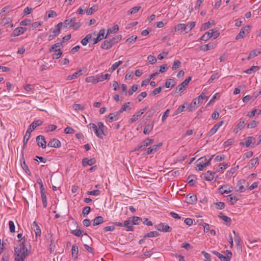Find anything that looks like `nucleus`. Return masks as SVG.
Returning <instances> with one entry per match:
<instances>
[{
  "label": "nucleus",
  "instance_id": "27",
  "mask_svg": "<svg viewBox=\"0 0 261 261\" xmlns=\"http://www.w3.org/2000/svg\"><path fill=\"white\" fill-rule=\"evenodd\" d=\"M261 53V51L260 49H254L252 51H251L248 55V57L247 58V59L248 60H250L253 58H254L255 57L258 56Z\"/></svg>",
  "mask_w": 261,
  "mask_h": 261
},
{
  "label": "nucleus",
  "instance_id": "63",
  "mask_svg": "<svg viewBox=\"0 0 261 261\" xmlns=\"http://www.w3.org/2000/svg\"><path fill=\"white\" fill-rule=\"evenodd\" d=\"M75 130L71 127L67 126L64 129V133L66 134H73Z\"/></svg>",
  "mask_w": 261,
  "mask_h": 261
},
{
  "label": "nucleus",
  "instance_id": "59",
  "mask_svg": "<svg viewBox=\"0 0 261 261\" xmlns=\"http://www.w3.org/2000/svg\"><path fill=\"white\" fill-rule=\"evenodd\" d=\"M195 25V22H191L189 24L186 25V33L190 31Z\"/></svg>",
  "mask_w": 261,
  "mask_h": 261
},
{
  "label": "nucleus",
  "instance_id": "49",
  "mask_svg": "<svg viewBox=\"0 0 261 261\" xmlns=\"http://www.w3.org/2000/svg\"><path fill=\"white\" fill-rule=\"evenodd\" d=\"M195 178H196V176L194 175H191L188 177L187 181L190 186H193L195 184Z\"/></svg>",
  "mask_w": 261,
  "mask_h": 261
},
{
  "label": "nucleus",
  "instance_id": "3",
  "mask_svg": "<svg viewBox=\"0 0 261 261\" xmlns=\"http://www.w3.org/2000/svg\"><path fill=\"white\" fill-rule=\"evenodd\" d=\"M207 96H205L203 92H202L199 96L194 99L190 104V106L188 108L189 111H192L197 108V105L201 103L204 99H207Z\"/></svg>",
  "mask_w": 261,
  "mask_h": 261
},
{
  "label": "nucleus",
  "instance_id": "41",
  "mask_svg": "<svg viewBox=\"0 0 261 261\" xmlns=\"http://www.w3.org/2000/svg\"><path fill=\"white\" fill-rule=\"evenodd\" d=\"M214 47L213 43H208L207 44L201 45L200 46V49L204 51H206L214 48Z\"/></svg>",
  "mask_w": 261,
  "mask_h": 261
},
{
  "label": "nucleus",
  "instance_id": "14",
  "mask_svg": "<svg viewBox=\"0 0 261 261\" xmlns=\"http://www.w3.org/2000/svg\"><path fill=\"white\" fill-rule=\"evenodd\" d=\"M97 126L100 130V133L101 135L107 136L108 134L107 127L104 125L103 123L101 122H98Z\"/></svg>",
  "mask_w": 261,
  "mask_h": 261
},
{
  "label": "nucleus",
  "instance_id": "9",
  "mask_svg": "<svg viewBox=\"0 0 261 261\" xmlns=\"http://www.w3.org/2000/svg\"><path fill=\"white\" fill-rule=\"evenodd\" d=\"M162 143H159L158 144L153 145L149 147L147 149L146 154L147 155L154 154L159 149V148L162 146Z\"/></svg>",
  "mask_w": 261,
  "mask_h": 261
},
{
  "label": "nucleus",
  "instance_id": "52",
  "mask_svg": "<svg viewBox=\"0 0 261 261\" xmlns=\"http://www.w3.org/2000/svg\"><path fill=\"white\" fill-rule=\"evenodd\" d=\"M70 233L76 237H81L83 236V231L79 229L73 230L70 232Z\"/></svg>",
  "mask_w": 261,
  "mask_h": 261
},
{
  "label": "nucleus",
  "instance_id": "17",
  "mask_svg": "<svg viewBox=\"0 0 261 261\" xmlns=\"http://www.w3.org/2000/svg\"><path fill=\"white\" fill-rule=\"evenodd\" d=\"M246 181L244 179L239 180L237 183L236 188L237 191L240 193H243L245 191L243 185L245 183Z\"/></svg>",
  "mask_w": 261,
  "mask_h": 261
},
{
  "label": "nucleus",
  "instance_id": "50",
  "mask_svg": "<svg viewBox=\"0 0 261 261\" xmlns=\"http://www.w3.org/2000/svg\"><path fill=\"white\" fill-rule=\"evenodd\" d=\"M54 51L55 53L53 55V58L56 59H58L60 58L63 53L60 48H58L57 50H56Z\"/></svg>",
  "mask_w": 261,
  "mask_h": 261
},
{
  "label": "nucleus",
  "instance_id": "4",
  "mask_svg": "<svg viewBox=\"0 0 261 261\" xmlns=\"http://www.w3.org/2000/svg\"><path fill=\"white\" fill-rule=\"evenodd\" d=\"M219 35V33L216 29H212L203 35L200 40L204 41H207L210 38L213 37L214 39H216Z\"/></svg>",
  "mask_w": 261,
  "mask_h": 261
},
{
  "label": "nucleus",
  "instance_id": "47",
  "mask_svg": "<svg viewBox=\"0 0 261 261\" xmlns=\"http://www.w3.org/2000/svg\"><path fill=\"white\" fill-rule=\"evenodd\" d=\"M255 114L261 115V110L254 109L252 112H249L247 114V116L250 118L252 117L255 115Z\"/></svg>",
  "mask_w": 261,
  "mask_h": 261
},
{
  "label": "nucleus",
  "instance_id": "51",
  "mask_svg": "<svg viewBox=\"0 0 261 261\" xmlns=\"http://www.w3.org/2000/svg\"><path fill=\"white\" fill-rule=\"evenodd\" d=\"M140 6H136L132 8L128 11V14L132 15L137 13L141 9Z\"/></svg>",
  "mask_w": 261,
  "mask_h": 261
},
{
  "label": "nucleus",
  "instance_id": "64",
  "mask_svg": "<svg viewBox=\"0 0 261 261\" xmlns=\"http://www.w3.org/2000/svg\"><path fill=\"white\" fill-rule=\"evenodd\" d=\"M147 59L148 61V63L150 64H153L155 63L157 61V60L155 58V57L152 55L148 56Z\"/></svg>",
  "mask_w": 261,
  "mask_h": 261
},
{
  "label": "nucleus",
  "instance_id": "13",
  "mask_svg": "<svg viewBox=\"0 0 261 261\" xmlns=\"http://www.w3.org/2000/svg\"><path fill=\"white\" fill-rule=\"evenodd\" d=\"M61 142L57 139H51L48 143L47 146L50 147L59 148L61 147Z\"/></svg>",
  "mask_w": 261,
  "mask_h": 261
},
{
  "label": "nucleus",
  "instance_id": "16",
  "mask_svg": "<svg viewBox=\"0 0 261 261\" xmlns=\"http://www.w3.org/2000/svg\"><path fill=\"white\" fill-rule=\"evenodd\" d=\"M89 126L90 129H92L94 131L95 134L97 137L100 139H103V137L98 128V126L94 123H90Z\"/></svg>",
  "mask_w": 261,
  "mask_h": 261
},
{
  "label": "nucleus",
  "instance_id": "30",
  "mask_svg": "<svg viewBox=\"0 0 261 261\" xmlns=\"http://www.w3.org/2000/svg\"><path fill=\"white\" fill-rule=\"evenodd\" d=\"M40 193H41V198H42L43 207L44 208H46L47 205V198H46V194L45 192V190H44L40 191Z\"/></svg>",
  "mask_w": 261,
  "mask_h": 261
},
{
  "label": "nucleus",
  "instance_id": "40",
  "mask_svg": "<svg viewBox=\"0 0 261 261\" xmlns=\"http://www.w3.org/2000/svg\"><path fill=\"white\" fill-rule=\"evenodd\" d=\"M146 147H147V145H146L144 140H143L137 146L135 147L134 151L143 150Z\"/></svg>",
  "mask_w": 261,
  "mask_h": 261
},
{
  "label": "nucleus",
  "instance_id": "21",
  "mask_svg": "<svg viewBox=\"0 0 261 261\" xmlns=\"http://www.w3.org/2000/svg\"><path fill=\"white\" fill-rule=\"evenodd\" d=\"M215 172H212L210 171H208L203 174V178L207 181H212L214 178V174Z\"/></svg>",
  "mask_w": 261,
  "mask_h": 261
},
{
  "label": "nucleus",
  "instance_id": "24",
  "mask_svg": "<svg viewBox=\"0 0 261 261\" xmlns=\"http://www.w3.org/2000/svg\"><path fill=\"white\" fill-rule=\"evenodd\" d=\"M153 122H151L148 123L144 128L143 133L144 134H149L153 128Z\"/></svg>",
  "mask_w": 261,
  "mask_h": 261
},
{
  "label": "nucleus",
  "instance_id": "31",
  "mask_svg": "<svg viewBox=\"0 0 261 261\" xmlns=\"http://www.w3.org/2000/svg\"><path fill=\"white\" fill-rule=\"evenodd\" d=\"M82 74V69H80L79 70H77L76 72H75L73 74L68 76L67 80H71L73 79H75Z\"/></svg>",
  "mask_w": 261,
  "mask_h": 261
},
{
  "label": "nucleus",
  "instance_id": "29",
  "mask_svg": "<svg viewBox=\"0 0 261 261\" xmlns=\"http://www.w3.org/2000/svg\"><path fill=\"white\" fill-rule=\"evenodd\" d=\"M23 154H24L23 151H22L21 154H22V159L23 160V162H22V163H21V165L22 168H23V169L24 170H25L26 173H27L28 174H31V172H30L28 166L27 165V164L25 163V160L23 158Z\"/></svg>",
  "mask_w": 261,
  "mask_h": 261
},
{
  "label": "nucleus",
  "instance_id": "2",
  "mask_svg": "<svg viewBox=\"0 0 261 261\" xmlns=\"http://www.w3.org/2000/svg\"><path fill=\"white\" fill-rule=\"evenodd\" d=\"M43 121L40 119L34 121L29 126L23 138V149H24L26 146L27 142L30 137L31 132L34 130L37 126H40L42 124Z\"/></svg>",
  "mask_w": 261,
  "mask_h": 261
},
{
  "label": "nucleus",
  "instance_id": "36",
  "mask_svg": "<svg viewBox=\"0 0 261 261\" xmlns=\"http://www.w3.org/2000/svg\"><path fill=\"white\" fill-rule=\"evenodd\" d=\"M76 20L75 17H72L70 19H67L64 21V27L65 28H67L68 27H72V23L74 22Z\"/></svg>",
  "mask_w": 261,
  "mask_h": 261
},
{
  "label": "nucleus",
  "instance_id": "62",
  "mask_svg": "<svg viewBox=\"0 0 261 261\" xmlns=\"http://www.w3.org/2000/svg\"><path fill=\"white\" fill-rule=\"evenodd\" d=\"M183 29L186 32V25L184 23L178 24L175 27V31H179Z\"/></svg>",
  "mask_w": 261,
  "mask_h": 261
},
{
  "label": "nucleus",
  "instance_id": "58",
  "mask_svg": "<svg viewBox=\"0 0 261 261\" xmlns=\"http://www.w3.org/2000/svg\"><path fill=\"white\" fill-rule=\"evenodd\" d=\"M62 45L61 42L57 43L51 46V47L49 48V52H54L56 50H57V48L60 47Z\"/></svg>",
  "mask_w": 261,
  "mask_h": 261
},
{
  "label": "nucleus",
  "instance_id": "54",
  "mask_svg": "<svg viewBox=\"0 0 261 261\" xmlns=\"http://www.w3.org/2000/svg\"><path fill=\"white\" fill-rule=\"evenodd\" d=\"M228 166L229 165L227 163H220L218 166V168L217 169V171H222L223 170L226 169Z\"/></svg>",
  "mask_w": 261,
  "mask_h": 261
},
{
  "label": "nucleus",
  "instance_id": "22",
  "mask_svg": "<svg viewBox=\"0 0 261 261\" xmlns=\"http://www.w3.org/2000/svg\"><path fill=\"white\" fill-rule=\"evenodd\" d=\"M255 139L253 138V137H248L246 139V142L245 143L244 142H241L240 144L241 145H244L245 144V145L246 147H249L251 144H254L255 141L253 142V141H255Z\"/></svg>",
  "mask_w": 261,
  "mask_h": 261
},
{
  "label": "nucleus",
  "instance_id": "34",
  "mask_svg": "<svg viewBox=\"0 0 261 261\" xmlns=\"http://www.w3.org/2000/svg\"><path fill=\"white\" fill-rule=\"evenodd\" d=\"M103 218L102 216H97L93 220V226H96L103 222Z\"/></svg>",
  "mask_w": 261,
  "mask_h": 261
},
{
  "label": "nucleus",
  "instance_id": "39",
  "mask_svg": "<svg viewBox=\"0 0 261 261\" xmlns=\"http://www.w3.org/2000/svg\"><path fill=\"white\" fill-rule=\"evenodd\" d=\"M141 115H142L139 112L136 113L129 120V123L131 124L136 122L141 117Z\"/></svg>",
  "mask_w": 261,
  "mask_h": 261
},
{
  "label": "nucleus",
  "instance_id": "48",
  "mask_svg": "<svg viewBox=\"0 0 261 261\" xmlns=\"http://www.w3.org/2000/svg\"><path fill=\"white\" fill-rule=\"evenodd\" d=\"M218 217L222 219L224 221H225V222H227V223H230L231 221V220L230 219V218L225 216V215H224L222 213H220L219 215H218Z\"/></svg>",
  "mask_w": 261,
  "mask_h": 261
},
{
  "label": "nucleus",
  "instance_id": "60",
  "mask_svg": "<svg viewBox=\"0 0 261 261\" xmlns=\"http://www.w3.org/2000/svg\"><path fill=\"white\" fill-rule=\"evenodd\" d=\"M132 222L133 225H138L139 224L140 221L142 220V219L139 217L134 216L132 217Z\"/></svg>",
  "mask_w": 261,
  "mask_h": 261
},
{
  "label": "nucleus",
  "instance_id": "33",
  "mask_svg": "<svg viewBox=\"0 0 261 261\" xmlns=\"http://www.w3.org/2000/svg\"><path fill=\"white\" fill-rule=\"evenodd\" d=\"M132 224V221H130V220H126L124 222L123 226L127 228V231H133L134 226Z\"/></svg>",
  "mask_w": 261,
  "mask_h": 261
},
{
  "label": "nucleus",
  "instance_id": "5",
  "mask_svg": "<svg viewBox=\"0 0 261 261\" xmlns=\"http://www.w3.org/2000/svg\"><path fill=\"white\" fill-rule=\"evenodd\" d=\"M212 253L217 256L221 261H230L232 256V252L229 250L226 251V256L223 255L217 251H213Z\"/></svg>",
  "mask_w": 261,
  "mask_h": 261
},
{
  "label": "nucleus",
  "instance_id": "7",
  "mask_svg": "<svg viewBox=\"0 0 261 261\" xmlns=\"http://www.w3.org/2000/svg\"><path fill=\"white\" fill-rule=\"evenodd\" d=\"M155 228L159 231L165 232H171L172 230V228L171 227L165 223H162L155 225Z\"/></svg>",
  "mask_w": 261,
  "mask_h": 261
},
{
  "label": "nucleus",
  "instance_id": "43",
  "mask_svg": "<svg viewBox=\"0 0 261 261\" xmlns=\"http://www.w3.org/2000/svg\"><path fill=\"white\" fill-rule=\"evenodd\" d=\"M239 166L238 165L231 168L229 170L227 171L226 176L230 177L232 174L238 169Z\"/></svg>",
  "mask_w": 261,
  "mask_h": 261
},
{
  "label": "nucleus",
  "instance_id": "45",
  "mask_svg": "<svg viewBox=\"0 0 261 261\" xmlns=\"http://www.w3.org/2000/svg\"><path fill=\"white\" fill-rule=\"evenodd\" d=\"M122 39V35H119L114 37H113L112 39H110V40L112 43V45H114L116 43L119 42Z\"/></svg>",
  "mask_w": 261,
  "mask_h": 261
},
{
  "label": "nucleus",
  "instance_id": "20",
  "mask_svg": "<svg viewBox=\"0 0 261 261\" xmlns=\"http://www.w3.org/2000/svg\"><path fill=\"white\" fill-rule=\"evenodd\" d=\"M32 228L34 230L36 238L41 236V230L36 221L33 222L32 224Z\"/></svg>",
  "mask_w": 261,
  "mask_h": 261
},
{
  "label": "nucleus",
  "instance_id": "56",
  "mask_svg": "<svg viewBox=\"0 0 261 261\" xmlns=\"http://www.w3.org/2000/svg\"><path fill=\"white\" fill-rule=\"evenodd\" d=\"M98 10V6L96 5H94L92 7H91L90 9H88L87 10V15H91L93 12H96Z\"/></svg>",
  "mask_w": 261,
  "mask_h": 261
},
{
  "label": "nucleus",
  "instance_id": "1",
  "mask_svg": "<svg viewBox=\"0 0 261 261\" xmlns=\"http://www.w3.org/2000/svg\"><path fill=\"white\" fill-rule=\"evenodd\" d=\"M17 238L20 240L18 241V246L14 249L15 260L24 261L25 258L29 255L30 251L25 245V239L24 237H22V234L18 233Z\"/></svg>",
  "mask_w": 261,
  "mask_h": 261
},
{
  "label": "nucleus",
  "instance_id": "42",
  "mask_svg": "<svg viewBox=\"0 0 261 261\" xmlns=\"http://www.w3.org/2000/svg\"><path fill=\"white\" fill-rule=\"evenodd\" d=\"M160 235L159 233L156 231H150L146 233L144 236V238H153L158 237Z\"/></svg>",
  "mask_w": 261,
  "mask_h": 261
},
{
  "label": "nucleus",
  "instance_id": "10",
  "mask_svg": "<svg viewBox=\"0 0 261 261\" xmlns=\"http://www.w3.org/2000/svg\"><path fill=\"white\" fill-rule=\"evenodd\" d=\"M153 249L154 248H152L150 250H147L146 247H144L142 250L143 254L139 256V258L144 259L145 258L150 257L153 253Z\"/></svg>",
  "mask_w": 261,
  "mask_h": 261
},
{
  "label": "nucleus",
  "instance_id": "8",
  "mask_svg": "<svg viewBox=\"0 0 261 261\" xmlns=\"http://www.w3.org/2000/svg\"><path fill=\"white\" fill-rule=\"evenodd\" d=\"M197 196L196 195L190 193L185 197V201L190 204H194L197 201Z\"/></svg>",
  "mask_w": 261,
  "mask_h": 261
},
{
  "label": "nucleus",
  "instance_id": "19",
  "mask_svg": "<svg viewBox=\"0 0 261 261\" xmlns=\"http://www.w3.org/2000/svg\"><path fill=\"white\" fill-rule=\"evenodd\" d=\"M96 162L94 158L88 159L87 158H84L82 160V164L84 167H86L87 165L92 166L94 165Z\"/></svg>",
  "mask_w": 261,
  "mask_h": 261
},
{
  "label": "nucleus",
  "instance_id": "61",
  "mask_svg": "<svg viewBox=\"0 0 261 261\" xmlns=\"http://www.w3.org/2000/svg\"><path fill=\"white\" fill-rule=\"evenodd\" d=\"M217 209L222 210L225 207V203L223 202H217L214 203Z\"/></svg>",
  "mask_w": 261,
  "mask_h": 261
},
{
  "label": "nucleus",
  "instance_id": "57",
  "mask_svg": "<svg viewBox=\"0 0 261 261\" xmlns=\"http://www.w3.org/2000/svg\"><path fill=\"white\" fill-rule=\"evenodd\" d=\"M181 66V62L179 60H175L174 61L172 67L173 70H175L178 69Z\"/></svg>",
  "mask_w": 261,
  "mask_h": 261
},
{
  "label": "nucleus",
  "instance_id": "37",
  "mask_svg": "<svg viewBox=\"0 0 261 261\" xmlns=\"http://www.w3.org/2000/svg\"><path fill=\"white\" fill-rule=\"evenodd\" d=\"M176 85V82L174 79H168L165 83V87L167 88L173 87Z\"/></svg>",
  "mask_w": 261,
  "mask_h": 261
},
{
  "label": "nucleus",
  "instance_id": "53",
  "mask_svg": "<svg viewBox=\"0 0 261 261\" xmlns=\"http://www.w3.org/2000/svg\"><path fill=\"white\" fill-rule=\"evenodd\" d=\"M228 197H229L230 199H229V202H230V204L231 205H233L238 200V199L237 198V197L234 196V195H233L232 194H230L228 196Z\"/></svg>",
  "mask_w": 261,
  "mask_h": 261
},
{
  "label": "nucleus",
  "instance_id": "55",
  "mask_svg": "<svg viewBox=\"0 0 261 261\" xmlns=\"http://www.w3.org/2000/svg\"><path fill=\"white\" fill-rule=\"evenodd\" d=\"M111 76V74L109 73H107L105 74H101L100 75H97L98 81L99 82H102L105 80H107Z\"/></svg>",
  "mask_w": 261,
  "mask_h": 261
},
{
  "label": "nucleus",
  "instance_id": "25",
  "mask_svg": "<svg viewBox=\"0 0 261 261\" xmlns=\"http://www.w3.org/2000/svg\"><path fill=\"white\" fill-rule=\"evenodd\" d=\"M109 31L110 30H108L107 34L106 36H105V29H101L98 34H97V38H98L99 40H102L104 38H106L108 35L109 34Z\"/></svg>",
  "mask_w": 261,
  "mask_h": 261
},
{
  "label": "nucleus",
  "instance_id": "18",
  "mask_svg": "<svg viewBox=\"0 0 261 261\" xmlns=\"http://www.w3.org/2000/svg\"><path fill=\"white\" fill-rule=\"evenodd\" d=\"M214 155H212L208 160L207 161H206V162H205V163L204 164H201L200 163H195V165L198 167V171H202L203 170V168L204 167H206L208 166H209L211 164V160H212V159L214 157Z\"/></svg>",
  "mask_w": 261,
  "mask_h": 261
},
{
  "label": "nucleus",
  "instance_id": "44",
  "mask_svg": "<svg viewBox=\"0 0 261 261\" xmlns=\"http://www.w3.org/2000/svg\"><path fill=\"white\" fill-rule=\"evenodd\" d=\"M86 82L88 83H92L94 84H96L97 83L99 82V81H98L97 76L96 77L89 76L86 79Z\"/></svg>",
  "mask_w": 261,
  "mask_h": 261
},
{
  "label": "nucleus",
  "instance_id": "46",
  "mask_svg": "<svg viewBox=\"0 0 261 261\" xmlns=\"http://www.w3.org/2000/svg\"><path fill=\"white\" fill-rule=\"evenodd\" d=\"M186 89V87L182 85L181 83L179 85H178L174 91L175 93H182Z\"/></svg>",
  "mask_w": 261,
  "mask_h": 261
},
{
  "label": "nucleus",
  "instance_id": "12",
  "mask_svg": "<svg viewBox=\"0 0 261 261\" xmlns=\"http://www.w3.org/2000/svg\"><path fill=\"white\" fill-rule=\"evenodd\" d=\"M27 30L25 27H18L15 29L11 35L13 37H16L23 34Z\"/></svg>",
  "mask_w": 261,
  "mask_h": 261
},
{
  "label": "nucleus",
  "instance_id": "28",
  "mask_svg": "<svg viewBox=\"0 0 261 261\" xmlns=\"http://www.w3.org/2000/svg\"><path fill=\"white\" fill-rule=\"evenodd\" d=\"M227 186H228L227 185H223V186H222L221 187H220L218 189L219 193H220L222 195L224 194H228V193H230L232 191V190L230 189H227Z\"/></svg>",
  "mask_w": 261,
  "mask_h": 261
},
{
  "label": "nucleus",
  "instance_id": "15",
  "mask_svg": "<svg viewBox=\"0 0 261 261\" xmlns=\"http://www.w3.org/2000/svg\"><path fill=\"white\" fill-rule=\"evenodd\" d=\"M120 114H121L120 113H118V111L116 112L113 113H110L108 115V118H107L108 121L109 122H112L114 120H118V118H119V116Z\"/></svg>",
  "mask_w": 261,
  "mask_h": 261
},
{
  "label": "nucleus",
  "instance_id": "6",
  "mask_svg": "<svg viewBox=\"0 0 261 261\" xmlns=\"http://www.w3.org/2000/svg\"><path fill=\"white\" fill-rule=\"evenodd\" d=\"M249 31H250V28H249V25L243 27L241 29L239 33L236 37V39L237 40H238L240 39L244 38L245 35L248 34L249 33Z\"/></svg>",
  "mask_w": 261,
  "mask_h": 261
},
{
  "label": "nucleus",
  "instance_id": "38",
  "mask_svg": "<svg viewBox=\"0 0 261 261\" xmlns=\"http://www.w3.org/2000/svg\"><path fill=\"white\" fill-rule=\"evenodd\" d=\"M129 102L124 103L122 105L121 109L118 111V113L121 114L124 111H126L127 110H130L131 108L129 106Z\"/></svg>",
  "mask_w": 261,
  "mask_h": 261
},
{
  "label": "nucleus",
  "instance_id": "11",
  "mask_svg": "<svg viewBox=\"0 0 261 261\" xmlns=\"http://www.w3.org/2000/svg\"><path fill=\"white\" fill-rule=\"evenodd\" d=\"M36 142L37 145L42 148H45L46 147V142L45 137L43 136L39 135L36 137Z\"/></svg>",
  "mask_w": 261,
  "mask_h": 261
},
{
  "label": "nucleus",
  "instance_id": "35",
  "mask_svg": "<svg viewBox=\"0 0 261 261\" xmlns=\"http://www.w3.org/2000/svg\"><path fill=\"white\" fill-rule=\"evenodd\" d=\"M245 126V121H240L238 124L237 125L236 128L234 129L233 132L235 133H238L240 130L244 128Z\"/></svg>",
  "mask_w": 261,
  "mask_h": 261
},
{
  "label": "nucleus",
  "instance_id": "32",
  "mask_svg": "<svg viewBox=\"0 0 261 261\" xmlns=\"http://www.w3.org/2000/svg\"><path fill=\"white\" fill-rule=\"evenodd\" d=\"M233 233L235 235L234 236V241L236 243V245L239 248H242V245L241 244V239L238 234H236V231L234 230L233 231Z\"/></svg>",
  "mask_w": 261,
  "mask_h": 261
},
{
  "label": "nucleus",
  "instance_id": "23",
  "mask_svg": "<svg viewBox=\"0 0 261 261\" xmlns=\"http://www.w3.org/2000/svg\"><path fill=\"white\" fill-rule=\"evenodd\" d=\"M113 45H112V43L110 40H106L104 41V42L102 43V44L101 45V48L103 49H110Z\"/></svg>",
  "mask_w": 261,
  "mask_h": 261
},
{
  "label": "nucleus",
  "instance_id": "26",
  "mask_svg": "<svg viewBox=\"0 0 261 261\" xmlns=\"http://www.w3.org/2000/svg\"><path fill=\"white\" fill-rule=\"evenodd\" d=\"M71 252L72 256L73 257L74 259H77L79 253V248L78 246L76 244H73L72 245Z\"/></svg>",
  "mask_w": 261,
  "mask_h": 261
}]
</instances>
